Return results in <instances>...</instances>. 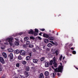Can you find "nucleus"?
I'll use <instances>...</instances> for the list:
<instances>
[{
	"mask_svg": "<svg viewBox=\"0 0 78 78\" xmlns=\"http://www.w3.org/2000/svg\"><path fill=\"white\" fill-rule=\"evenodd\" d=\"M63 66H59L58 68L54 69V70L56 72H60L62 73Z\"/></svg>",
	"mask_w": 78,
	"mask_h": 78,
	"instance_id": "obj_1",
	"label": "nucleus"
},
{
	"mask_svg": "<svg viewBox=\"0 0 78 78\" xmlns=\"http://www.w3.org/2000/svg\"><path fill=\"white\" fill-rule=\"evenodd\" d=\"M20 53L21 55H22V56H25L26 54L25 51L23 50H21L20 51Z\"/></svg>",
	"mask_w": 78,
	"mask_h": 78,
	"instance_id": "obj_2",
	"label": "nucleus"
},
{
	"mask_svg": "<svg viewBox=\"0 0 78 78\" xmlns=\"http://www.w3.org/2000/svg\"><path fill=\"white\" fill-rule=\"evenodd\" d=\"M9 57L10 59V61H12L11 60L12 59H13V54H12V53H11L9 54Z\"/></svg>",
	"mask_w": 78,
	"mask_h": 78,
	"instance_id": "obj_3",
	"label": "nucleus"
},
{
	"mask_svg": "<svg viewBox=\"0 0 78 78\" xmlns=\"http://www.w3.org/2000/svg\"><path fill=\"white\" fill-rule=\"evenodd\" d=\"M13 38L10 37V38H8L6 39V41H8L9 42H12V40Z\"/></svg>",
	"mask_w": 78,
	"mask_h": 78,
	"instance_id": "obj_4",
	"label": "nucleus"
},
{
	"mask_svg": "<svg viewBox=\"0 0 78 78\" xmlns=\"http://www.w3.org/2000/svg\"><path fill=\"white\" fill-rule=\"evenodd\" d=\"M0 61L2 64H5V60L2 57H0Z\"/></svg>",
	"mask_w": 78,
	"mask_h": 78,
	"instance_id": "obj_5",
	"label": "nucleus"
},
{
	"mask_svg": "<svg viewBox=\"0 0 78 78\" xmlns=\"http://www.w3.org/2000/svg\"><path fill=\"white\" fill-rule=\"evenodd\" d=\"M14 44L16 46H19V41L17 40L15 41Z\"/></svg>",
	"mask_w": 78,
	"mask_h": 78,
	"instance_id": "obj_6",
	"label": "nucleus"
},
{
	"mask_svg": "<svg viewBox=\"0 0 78 78\" xmlns=\"http://www.w3.org/2000/svg\"><path fill=\"white\" fill-rule=\"evenodd\" d=\"M28 33L30 34H34V31L32 29H30L29 30V31L28 32Z\"/></svg>",
	"mask_w": 78,
	"mask_h": 78,
	"instance_id": "obj_7",
	"label": "nucleus"
},
{
	"mask_svg": "<svg viewBox=\"0 0 78 78\" xmlns=\"http://www.w3.org/2000/svg\"><path fill=\"white\" fill-rule=\"evenodd\" d=\"M50 66V63L49 62H46L45 64V66L46 67H48Z\"/></svg>",
	"mask_w": 78,
	"mask_h": 78,
	"instance_id": "obj_8",
	"label": "nucleus"
},
{
	"mask_svg": "<svg viewBox=\"0 0 78 78\" xmlns=\"http://www.w3.org/2000/svg\"><path fill=\"white\" fill-rule=\"evenodd\" d=\"M2 56L5 59H6V58H7V55L5 53L3 52L2 53Z\"/></svg>",
	"mask_w": 78,
	"mask_h": 78,
	"instance_id": "obj_9",
	"label": "nucleus"
},
{
	"mask_svg": "<svg viewBox=\"0 0 78 78\" xmlns=\"http://www.w3.org/2000/svg\"><path fill=\"white\" fill-rule=\"evenodd\" d=\"M24 73L26 77H28L29 76V74L27 71H25L24 72Z\"/></svg>",
	"mask_w": 78,
	"mask_h": 78,
	"instance_id": "obj_10",
	"label": "nucleus"
},
{
	"mask_svg": "<svg viewBox=\"0 0 78 78\" xmlns=\"http://www.w3.org/2000/svg\"><path fill=\"white\" fill-rule=\"evenodd\" d=\"M43 36L44 37H46V38H48V37H49V35L46 34H44L43 35Z\"/></svg>",
	"mask_w": 78,
	"mask_h": 78,
	"instance_id": "obj_11",
	"label": "nucleus"
},
{
	"mask_svg": "<svg viewBox=\"0 0 78 78\" xmlns=\"http://www.w3.org/2000/svg\"><path fill=\"white\" fill-rule=\"evenodd\" d=\"M49 40H50V41H53L55 40V37H49L48 38Z\"/></svg>",
	"mask_w": 78,
	"mask_h": 78,
	"instance_id": "obj_12",
	"label": "nucleus"
},
{
	"mask_svg": "<svg viewBox=\"0 0 78 78\" xmlns=\"http://www.w3.org/2000/svg\"><path fill=\"white\" fill-rule=\"evenodd\" d=\"M44 74H43V73H41L40 74V76H39V78H44Z\"/></svg>",
	"mask_w": 78,
	"mask_h": 78,
	"instance_id": "obj_13",
	"label": "nucleus"
},
{
	"mask_svg": "<svg viewBox=\"0 0 78 78\" xmlns=\"http://www.w3.org/2000/svg\"><path fill=\"white\" fill-rule=\"evenodd\" d=\"M49 75V72L48 71H45L44 72V75L46 76H48Z\"/></svg>",
	"mask_w": 78,
	"mask_h": 78,
	"instance_id": "obj_14",
	"label": "nucleus"
},
{
	"mask_svg": "<svg viewBox=\"0 0 78 78\" xmlns=\"http://www.w3.org/2000/svg\"><path fill=\"white\" fill-rule=\"evenodd\" d=\"M52 46H53V44L50 43L48 44L47 45V46L48 47H49V48L51 47H52Z\"/></svg>",
	"mask_w": 78,
	"mask_h": 78,
	"instance_id": "obj_15",
	"label": "nucleus"
},
{
	"mask_svg": "<svg viewBox=\"0 0 78 78\" xmlns=\"http://www.w3.org/2000/svg\"><path fill=\"white\" fill-rule=\"evenodd\" d=\"M33 62L34 63H37V61H38V60L37 59H33Z\"/></svg>",
	"mask_w": 78,
	"mask_h": 78,
	"instance_id": "obj_16",
	"label": "nucleus"
},
{
	"mask_svg": "<svg viewBox=\"0 0 78 78\" xmlns=\"http://www.w3.org/2000/svg\"><path fill=\"white\" fill-rule=\"evenodd\" d=\"M55 53L56 56H58L59 54V52H58V51L56 50L55 51V52H54L53 53V54H55Z\"/></svg>",
	"mask_w": 78,
	"mask_h": 78,
	"instance_id": "obj_17",
	"label": "nucleus"
},
{
	"mask_svg": "<svg viewBox=\"0 0 78 78\" xmlns=\"http://www.w3.org/2000/svg\"><path fill=\"white\" fill-rule=\"evenodd\" d=\"M8 51L9 52H13V51H14V50H13V49H12V48H11L9 49L8 50Z\"/></svg>",
	"mask_w": 78,
	"mask_h": 78,
	"instance_id": "obj_18",
	"label": "nucleus"
},
{
	"mask_svg": "<svg viewBox=\"0 0 78 78\" xmlns=\"http://www.w3.org/2000/svg\"><path fill=\"white\" fill-rule=\"evenodd\" d=\"M30 59V56H26V61H29Z\"/></svg>",
	"mask_w": 78,
	"mask_h": 78,
	"instance_id": "obj_19",
	"label": "nucleus"
},
{
	"mask_svg": "<svg viewBox=\"0 0 78 78\" xmlns=\"http://www.w3.org/2000/svg\"><path fill=\"white\" fill-rule=\"evenodd\" d=\"M15 53L16 54H19L20 53V51L18 50H16L15 51Z\"/></svg>",
	"mask_w": 78,
	"mask_h": 78,
	"instance_id": "obj_20",
	"label": "nucleus"
},
{
	"mask_svg": "<svg viewBox=\"0 0 78 78\" xmlns=\"http://www.w3.org/2000/svg\"><path fill=\"white\" fill-rule=\"evenodd\" d=\"M27 62L25 61H23L22 62V64L23 65H26V64H27Z\"/></svg>",
	"mask_w": 78,
	"mask_h": 78,
	"instance_id": "obj_21",
	"label": "nucleus"
},
{
	"mask_svg": "<svg viewBox=\"0 0 78 78\" xmlns=\"http://www.w3.org/2000/svg\"><path fill=\"white\" fill-rule=\"evenodd\" d=\"M26 71H30V67L29 66H27L26 68Z\"/></svg>",
	"mask_w": 78,
	"mask_h": 78,
	"instance_id": "obj_22",
	"label": "nucleus"
},
{
	"mask_svg": "<svg viewBox=\"0 0 78 78\" xmlns=\"http://www.w3.org/2000/svg\"><path fill=\"white\" fill-rule=\"evenodd\" d=\"M28 39H29V38H28V37H25L24 38V41H28Z\"/></svg>",
	"mask_w": 78,
	"mask_h": 78,
	"instance_id": "obj_23",
	"label": "nucleus"
},
{
	"mask_svg": "<svg viewBox=\"0 0 78 78\" xmlns=\"http://www.w3.org/2000/svg\"><path fill=\"white\" fill-rule=\"evenodd\" d=\"M53 64L55 67H57V63H56V62L53 63Z\"/></svg>",
	"mask_w": 78,
	"mask_h": 78,
	"instance_id": "obj_24",
	"label": "nucleus"
},
{
	"mask_svg": "<svg viewBox=\"0 0 78 78\" xmlns=\"http://www.w3.org/2000/svg\"><path fill=\"white\" fill-rule=\"evenodd\" d=\"M16 67H19V66H20V64L19 63H17L16 64Z\"/></svg>",
	"mask_w": 78,
	"mask_h": 78,
	"instance_id": "obj_25",
	"label": "nucleus"
},
{
	"mask_svg": "<svg viewBox=\"0 0 78 78\" xmlns=\"http://www.w3.org/2000/svg\"><path fill=\"white\" fill-rule=\"evenodd\" d=\"M45 43H48V40L47 39H46L44 40Z\"/></svg>",
	"mask_w": 78,
	"mask_h": 78,
	"instance_id": "obj_26",
	"label": "nucleus"
},
{
	"mask_svg": "<svg viewBox=\"0 0 78 78\" xmlns=\"http://www.w3.org/2000/svg\"><path fill=\"white\" fill-rule=\"evenodd\" d=\"M34 47V45L33 44H29V48H33Z\"/></svg>",
	"mask_w": 78,
	"mask_h": 78,
	"instance_id": "obj_27",
	"label": "nucleus"
},
{
	"mask_svg": "<svg viewBox=\"0 0 78 78\" xmlns=\"http://www.w3.org/2000/svg\"><path fill=\"white\" fill-rule=\"evenodd\" d=\"M26 43L27 45H29L30 44V42L29 41H27Z\"/></svg>",
	"mask_w": 78,
	"mask_h": 78,
	"instance_id": "obj_28",
	"label": "nucleus"
},
{
	"mask_svg": "<svg viewBox=\"0 0 78 78\" xmlns=\"http://www.w3.org/2000/svg\"><path fill=\"white\" fill-rule=\"evenodd\" d=\"M18 59L19 60H21L22 59V57L20 55H19L18 57Z\"/></svg>",
	"mask_w": 78,
	"mask_h": 78,
	"instance_id": "obj_29",
	"label": "nucleus"
},
{
	"mask_svg": "<svg viewBox=\"0 0 78 78\" xmlns=\"http://www.w3.org/2000/svg\"><path fill=\"white\" fill-rule=\"evenodd\" d=\"M44 59H45V57H42L41 58V61H44Z\"/></svg>",
	"mask_w": 78,
	"mask_h": 78,
	"instance_id": "obj_30",
	"label": "nucleus"
},
{
	"mask_svg": "<svg viewBox=\"0 0 78 78\" xmlns=\"http://www.w3.org/2000/svg\"><path fill=\"white\" fill-rule=\"evenodd\" d=\"M52 63L53 64V60H51L50 61V66H52Z\"/></svg>",
	"mask_w": 78,
	"mask_h": 78,
	"instance_id": "obj_31",
	"label": "nucleus"
},
{
	"mask_svg": "<svg viewBox=\"0 0 78 78\" xmlns=\"http://www.w3.org/2000/svg\"><path fill=\"white\" fill-rule=\"evenodd\" d=\"M35 32H36V33H38V32H39V30H38L37 29H35Z\"/></svg>",
	"mask_w": 78,
	"mask_h": 78,
	"instance_id": "obj_32",
	"label": "nucleus"
},
{
	"mask_svg": "<svg viewBox=\"0 0 78 78\" xmlns=\"http://www.w3.org/2000/svg\"><path fill=\"white\" fill-rule=\"evenodd\" d=\"M62 55H61L60 56V57L59 58V60H60V61H61V59H62Z\"/></svg>",
	"mask_w": 78,
	"mask_h": 78,
	"instance_id": "obj_33",
	"label": "nucleus"
},
{
	"mask_svg": "<svg viewBox=\"0 0 78 78\" xmlns=\"http://www.w3.org/2000/svg\"><path fill=\"white\" fill-rule=\"evenodd\" d=\"M30 39H33V40H34V37L33 36H31L30 37Z\"/></svg>",
	"mask_w": 78,
	"mask_h": 78,
	"instance_id": "obj_34",
	"label": "nucleus"
},
{
	"mask_svg": "<svg viewBox=\"0 0 78 78\" xmlns=\"http://www.w3.org/2000/svg\"><path fill=\"white\" fill-rule=\"evenodd\" d=\"M32 52H29V55L30 56V57H31L32 56Z\"/></svg>",
	"mask_w": 78,
	"mask_h": 78,
	"instance_id": "obj_35",
	"label": "nucleus"
},
{
	"mask_svg": "<svg viewBox=\"0 0 78 78\" xmlns=\"http://www.w3.org/2000/svg\"><path fill=\"white\" fill-rule=\"evenodd\" d=\"M34 36H37V34H38L36 32H34Z\"/></svg>",
	"mask_w": 78,
	"mask_h": 78,
	"instance_id": "obj_36",
	"label": "nucleus"
},
{
	"mask_svg": "<svg viewBox=\"0 0 78 78\" xmlns=\"http://www.w3.org/2000/svg\"><path fill=\"white\" fill-rule=\"evenodd\" d=\"M30 65H31V66H34L35 65H34V63H33L31 62L30 63Z\"/></svg>",
	"mask_w": 78,
	"mask_h": 78,
	"instance_id": "obj_37",
	"label": "nucleus"
},
{
	"mask_svg": "<svg viewBox=\"0 0 78 78\" xmlns=\"http://www.w3.org/2000/svg\"><path fill=\"white\" fill-rule=\"evenodd\" d=\"M53 63L56 62V58H53Z\"/></svg>",
	"mask_w": 78,
	"mask_h": 78,
	"instance_id": "obj_38",
	"label": "nucleus"
},
{
	"mask_svg": "<svg viewBox=\"0 0 78 78\" xmlns=\"http://www.w3.org/2000/svg\"><path fill=\"white\" fill-rule=\"evenodd\" d=\"M73 55H75L76 54V51H73Z\"/></svg>",
	"mask_w": 78,
	"mask_h": 78,
	"instance_id": "obj_39",
	"label": "nucleus"
},
{
	"mask_svg": "<svg viewBox=\"0 0 78 78\" xmlns=\"http://www.w3.org/2000/svg\"><path fill=\"white\" fill-rule=\"evenodd\" d=\"M33 52H36V49L34 48L33 49Z\"/></svg>",
	"mask_w": 78,
	"mask_h": 78,
	"instance_id": "obj_40",
	"label": "nucleus"
},
{
	"mask_svg": "<svg viewBox=\"0 0 78 78\" xmlns=\"http://www.w3.org/2000/svg\"><path fill=\"white\" fill-rule=\"evenodd\" d=\"M50 42H51V43H52V44H53V45H55V43L53 41H50Z\"/></svg>",
	"mask_w": 78,
	"mask_h": 78,
	"instance_id": "obj_41",
	"label": "nucleus"
},
{
	"mask_svg": "<svg viewBox=\"0 0 78 78\" xmlns=\"http://www.w3.org/2000/svg\"><path fill=\"white\" fill-rule=\"evenodd\" d=\"M9 42L10 45H12V42Z\"/></svg>",
	"mask_w": 78,
	"mask_h": 78,
	"instance_id": "obj_42",
	"label": "nucleus"
},
{
	"mask_svg": "<svg viewBox=\"0 0 78 78\" xmlns=\"http://www.w3.org/2000/svg\"><path fill=\"white\" fill-rule=\"evenodd\" d=\"M46 51H50V49L49 48H46Z\"/></svg>",
	"mask_w": 78,
	"mask_h": 78,
	"instance_id": "obj_43",
	"label": "nucleus"
},
{
	"mask_svg": "<svg viewBox=\"0 0 78 78\" xmlns=\"http://www.w3.org/2000/svg\"><path fill=\"white\" fill-rule=\"evenodd\" d=\"M40 30L42 31H45V29H40Z\"/></svg>",
	"mask_w": 78,
	"mask_h": 78,
	"instance_id": "obj_44",
	"label": "nucleus"
},
{
	"mask_svg": "<svg viewBox=\"0 0 78 78\" xmlns=\"http://www.w3.org/2000/svg\"><path fill=\"white\" fill-rule=\"evenodd\" d=\"M38 38L39 39V40H41V39H42V38H41V37H38Z\"/></svg>",
	"mask_w": 78,
	"mask_h": 78,
	"instance_id": "obj_45",
	"label": "nucleus"
},
{
	"mask_svg": "<svg viewBox=\"0 0 78 78\" xmlns=\"http://www.w3.org/2000/svg\"><path fill=\"white\" fill-rule=\"evenodd\" d=\"M54 45H55L56 46H57V45H58V43L57 42L55 43V44Z\"/></svg>",
	"mask_w": 78,
	"mask_h": 78,
	"instance_id": "obj_46",
	"label": "nucleus"
},
{
	"mask_svg": "<svg viewBox=\"0 0 78 78\" xmlns=\"http://www.w3.org/2000/svg\"><path fill=\"white\" fill-rule=\"evenodd\" d=\"M42 33L40 32L39 34V36H42Z\"/></svg>",
	"mask_w": 78,
	"mask_h": 78,
	"instance_id": "obj_47",
	"label": "nucleus"
},
{
	"mask_svg": "<svg viewBox=\"0 0 78 78\" xmlns=\"http://www.w3.org/2000/svg\"><path fill=\"white\" fill-rule=\"evenodd\" d=\"M22 34H23V33H20L18 34H19V35H22Z\"/></svg>",
	"mask_w": 78,
	"mask_h": 78,
	"instance_id": "obj_48",
	"label": "nucleus"
},
{
	"mask_svg": "<svg viewBox=\"0 0 78 78\" xmlns=\"http://www.w3.org/2000/svg\"><path fill=\"white\" fill-rule=\"evenodd\" d=\"M70 49L71 50H74V48L73 47H72Z\"/></svg>",
	"mask_w": 78,
	"mask_h": 78,
	"instance_id": "obj_49",
	"label": "nucleus"
},
{
	"mask_svg": "<svg viewBox=\"0 0 78 78\" xmlns=\"http://www.w3.org/2000/svg\"><path fill=\"white\" fill-rule=\"evenodd\" d=\"M62 62H64V63H66V62H66V61H65L64 60L63 61H62Z\"/></svg>",
	"mask_w": 78,
	"mask_h": 78,
	"instance_id": "obj_50",
	"label": "nucleus"
},
{
	"mask_svg": "<svg viewBox=\"0 0 78 78\" xmlns=\"http://www.w3.org/2000/svg\"><path fill=\"white\" fill-rule=\"evenodd\" d=\"M31 69L33 70H34V67H31Z\"/></svg>",
	"mask_w": 78,
	"mask_h": 78,
	"instance_id": "obj_51",
	"label": "nucleus"
},
{
	"mask_svg": "<svg viewBox=\"0 0 78 78\" xmlns=\"http://www.w3.org/2000/svg\"><path fill=\"white\" fill-rule=\"evenodd\" d=\"M1 49H2L3 50H4L5 48H4V47H1Z\"/></svg>",
	"mask_w": 78,
	"mask_h": 78,
	"instance_id": "obj_52",
	"label": "nucleus"
},
{
	"mask_svg": "<svg viewBox=\"0 0 78 78\" xmlns=\"http://www.w3.org/2000/svg\"><path fill=\"white\" fill-rule=\"evenodd\" d=\"M53 77H55V73H53Z\"/></svg>",
	"mask_w": 78,
	"mask_h": 78,
	"instance_id": "obj_53",
	"label": "nucleus"
},
{
	"mask_svg": "<svg viewBox=\"0 0 78 78\" xmlns=\"http://www.w3.org/2000/svg\"><path fill=\"white\" fill-rule=\"evenodd\" d=\"M58 76H60V74L59 73H57Z\"/></svg>",
	"mask_w": 78,
	"mask_h": 78,
	"instance_id": "obj_54",
	"label": "nucleus"
},
{
	"mask_svg": "<svg viewBox=\"0 0 78 78\" xmlns=\"http://www.w3.org/2000/svg\"><path fill=\"white\" fill-rule=\"evenodd\" d=\"M51 68H52V69H54V67L53 66H51Z\"/></svg>",
	"mask_w": 78,
	"mask_h": 78,
	"instance_id": "obj_55",
	"label": "nucleus"
},
{
	"mask_svg": "<svg viewBox=\"0 0 78 78\" xmlns=\"http://www.w3.org/2000/svg\"><path fill=\"white\" fill-rule=\"evenodd\" d=\"M21 78H25V77L24 76H22L21 77Z\"/></svg>",
	"mask_w": 78,
	"mask_h": 78,
	"instance_id": "obj_56",
	"label": "nucleus"
},
{
	"mask_svg": "<svg viewBox=\"0 0 78 78\" xmlns=\"http://www.w3.org/2000/svg\"><path fill=\"white\" fill-rule=\"evenodd\" d=\"M37 49H38V50H40V48H39V47H38L37 48Z\"/></svg>",
	"mask_w": 78,
	"mask_h": 78,
	"instance_id": "obj_57",
	"label": "nucleus"
},
{
	"mask_svg": "<svg viewBox=\"0 0 78 78\" xmlns=\"http://www.w3.org/2000/svg\"><path fill=\"white\" fill-rule=\"evenodd\" d=\"M73 45V44H70L69 46H72Z\"/></svg>",
	"mask_w": 78,
	"mask_h": 78,
	"instance_id": "obj_58",
	"label": "nucleus"
},
{
	"mask_svg": "<svg viewBox=\"0 0 78 78\" xmlns=\"http://www.w3.org/2000/svg\"><path fill=\"white\" fill-rule=\"evenodd\" d=\"M2 68H0V72H1V71H2Z\"/></svg>",
	"mask_w": 78,
	"mask_h": 78,
	"instance_id": "obj_59",
	"label": "nucleus"
},
{
	"mask_svg": "<svg viewBox=\"0 0 78 78\" xmlns=\"http://www.w3.org/2000/svg\"><path fill=\"white\" fill-rule=\"evenodd\" d=\"M1 78H5V77L4 76H2V77H1Z\"/></svg>",
	"mask_w": 78,
	"mask_h": 78,
	"instance_id": "obj_60",
	"label": "nucleus"
},
{
	"mask_svg": "<svg viewBox=\"0 0 78 78\" xmlns=\"http://www.w3.org/2000/svg\"><path fill=\"white\" fill-rule=\"evenodd\" d=\"M49 36H52V34H49Z\"/></svg>",
	"mask_w": 78,
	"mask_h": 78,
	"instance_id": "obj_61",
	"label": "nucleus"
},
{
	"mask_svg": "<svg viewBox=\"0 0 78 78\" xmlns=\"http://www.w3.org/2000/svg\"><path fill=\"white\" fill-rule=\"evenodd\" d=\"M65 59V57L64 56V57H63V60H64V59Z\"/></svg>",
	"mask_w": 78,
	"mask_h": 78,
	"instance_id": "obj_62",
	"label": "nucleus"
},
{
	"mask_svg": "<svg viewBox=\"0 0 78 78\" xmlns=\"http://www.w3.org/2000/svg\"><path fill=\"white\" fill-rule=\"evenodd\" d=\"M60 65H61V66H62V63H60Z\"/></svg>",
	"mask_w": 78,
	"mask_h": 78,
	"instance_id": "obj_63",
	"label": "nucleus"
},
{
	"mask_svg": "<svg viewBox=\"0 0 78 78\" xmlns=\"http://www.w3.org/2000/svg\"><path fill=\"white\" fill-rule=\"evenodd\" d=\"M56 35H57V36H58V33H57Z\"/></svg>",
	"mask_w": 78,
	"mask_h": 78,
	"instance_id": "obj_64",
	"label": "nucleus"
}]
</instances>
